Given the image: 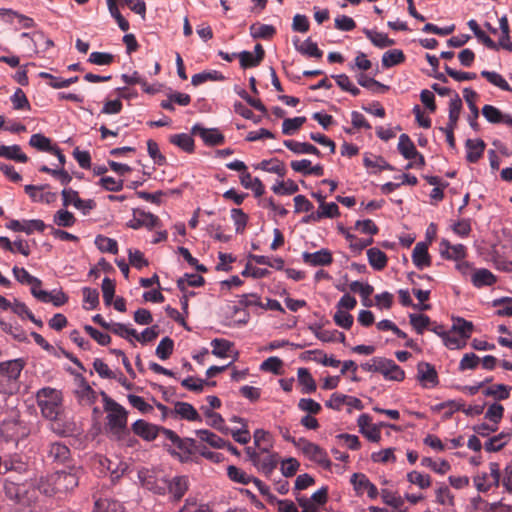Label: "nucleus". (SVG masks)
I'll use <instances>...</instances> for the list:
<instances>
[{"instance_id": "nucleus-54", "label": "nucleus", "mask_w": 512, "mask_h": 512, "mask_svg": "<svg viewBox=\"0 0 512 512\" xmlns=\"http://www.w3.org/2000/svg\"><path fill=\"white\" fill-rule=\"evenodd\" d=\"M499 28L501 30V36L497 44L503 49L512 51V42L509 37V23L506 16H502L499 19Z\"/></svg>"}, {"instance_id": "nucleus-56", "label": "nucleus", "mask_w": 512, "mask_h": 512, "mask_svg": "<svg viewBox=\"0 0 512 512\" xmlns=\"http://www.w3.org/2000/svg\"><path fill=\"white\" fill-rule=\"evenodd\" d=\"M39 491L47 496H52L59 491L56 489L54 473L47 477H41L37 483Z\"/></svg>"}, {"instance_id": "nucleus-48", "label": "nucleus", "mask_w": 512, "mask_h": 512, "mask_svg": "<svg viewBox=\"0 0 512 512\" xmlns=\"http://www.w3.org/2000/svg\"><path fill=\"white\" fill-rule=\"evenodd\" d=\"M170 142L185 152H193L194 140L191 135L187 133L174 134L170 137Z\"/></svg>"}, {"instance_id": "nucleus-29", "label": "nucleus", "mask_w": 512, "mask_h": 512, "mask_svg": "<svg viewBox=\"0 0 512 512\" xmlns=\"http://www.w3.org/2000/svg\"><path fill=\"white\" fill-rule=\"evenodd\" d=\"M188 477L175 476L168 483L169 492L175 500L181 499L188 490Z\"/></svg>"}, {"instance_id": "nucleus-33", "label": "nucleus", "mask_w": 512, "mask_h": 512, "mask_svg": "<svg viewBox=\"0 0 512 512\" xmlns=\"http://www.w3.org/2000/svg\"><path fill=\"white\" fill-rule=\"evenodd\" d=\"M363 33L378 48H386L394 45V40L390 39L386 34L376 30L364 28Z\"/></svg>"}, {"instance_id": "nucleus-5", "label": "nucleus", "mask_w": 512, "mask_h": 512, "mask_svg": "<svg viewBox=\"0 0 512 512\" xmlns=\"http://www.w3.org/2000/svg\"><path fill=\"white\" fill-rule=\"evenodd\" d=\"M296 448L299 449L310 461L317 463L324 469H331L332 462L330 461L327 452L319 445L305 438H299L297 440Z\"/></svg>"}, {"instance_id": "nucleus-27", "label": "nucleus", "mask_w": 512, "mask_h": 512, "mask_svg": "<svg viewBox=\"0 0 512 512\" xmlns=\"http://www.w3.org/2000/svg\"><path fill=\"white\" fill-rule=\"evenodd\" d=\"M463 97H464V99L470 109V112H471V116H469V118H468L469 124H470L471 128H473L474 130H477V128H478L477 118L479 116V110H478L477 106L475 105V99L477 98V93L474 90H472L471 88H464Z\"/></svg>"}, {"instance_id": "nucleus-64", "label": "nucleus", "mask_w": 512, "mask_h": 512, "mask_svg": "<svg viewBox=\"0 0 512 512\" xmlns=\"http://www.w3.org/2000/svg\"><path fill=\"white\" fill-rule=\"evenodd\" d=\"M53 221L59 227H71L76 219L71 212L61 209L54 214Z\"/></svg>"}, {"instance_id": "nucleus-52", "label": "nucleus", "mask_w": 512, "mask_h": 512, "mask_svg": "<svg viewBox=\"0 0 512 512\" xmlns=\"http://www.w3.org/2000/svg\"><path fill=\"white\" fill-rule=\"evenodd\" d=\"M93 512H122V506L115 500L100 498L95 500Z\"/></svg>"}, {"instance_id": "nucleus-60", "label": "nucleus", "mask_w": 512, "mask_h": 512, "mask_svg": "<svg viewBox=\"0 0 512 512\" xmlns=\"http://www.w3.org/2000/svg\"><path fill=\"white\" fill-rule=\"evenodd\" d=\"M174 342L170 337H164L156 347L155 354L161 360L168 359L173 353Z\"/></svg>"}, {"instance_id": "nucleus-31", "label": "nucleus", "mask_w": 512, "mask_h": 512, "mask_svg": "<svg viewBox=\"0 0 512 512\" xmlns=\"http://www.w3.org/2000/svg\"><path fill=\"white\" fill-rule=\"evenodd\" d=\"M0 157L20 163H26L28 161L27 155L22 152L21 147L17 144L11 146L0 144Z\"/></svg>"}, {"instance_id": "nucleus-12", "label": "nucleus", "mask_w": 512, "mask_h": 512, "mask_svg": "<svg viewBox=\"0 0 512 512\" xmlns=\"http://www.w3.org/2000/svg\"><path fill=\"white\" fill-rule=\"evenodd\" d=\"M417 379L425 388L436 387L439 383L438 374L435 367L427 362H420L418 364Z\"/></svg>"}, {"instance_id": "nucleus-4", "label": "nucleus", "mask_w": 512, "mask_h": 512, "mask_svg": "<svg viewBox=\"0 0 512 512\" xmlns=\"http://www.w3.org/2000/svg\"><path fill=\"white\" fill-rule=\"evenodd\" d=\"M23 369L21 359L0 363V393L12 394L18 388V378Z\"/></svg>"}, {"instance_id": "nucleus-17", "label": "nucleus", "mask_w": 512, "mask_h": 512, "mask_svg": "<svg viewBox=\"0 0 512 512\" xmlns=\"http://www.w3.org/2000/svg\"><path fill=\"white\" fill-rule=\"evenodd\" d=\"M3 472H15L18 474H25L28 471V463L24 457L19 454H9L4 458Z\"/></svg>"}, {"instance_id": "nucleus-23", "label": "nucleus", "mask_w": 512, "mask_h": 512, "mask_svg": "<svg viewBox=\"0 0 512 512\" xmlns=\"http://www.w3.org/2000/svg\"><path fill=\"white\" fill-rule=\"evenodd\" d=\"M485 147V142L481 139H467L465 142L466 160L476 163L482 157Z\"/></svg>"}, {"instance_id": "nucleus-13", "label": "nucleus", "mask_w": 512, "mask_h": 512, "mask_svg": "<svg viewBox=\"0 0 512 512\" xmlns=\"http://www.w3.org/2000/svg\"><path fill=\"white\" fill-rule=\"evenodd\" d=\"M379 373L383 375L386 380L402 381L405 378L404 370L397 365L392 359L380 357V370Z\"/></svg>"}, {"instance_id": "nucleus-22", "label": "nucleus", "mask_w": 512, "mask_h": 512, "mask_svg": "<svg viewBox=\"0 0 512 512\" xmlns=\"http://www.w3.org/2000/svg\"><path fill=\"white\" fill-rule=\"evenodd\" d=\"M412 261L418 269L431 265V257L428 253V245L425 242H418L412 252Z\"/></svg>"}, {"instance_id": "nucleus-1", "label": "nucleus", "mask_w": 512, "mask_h": 512, "mask_svg": "<svg viewBox=\"0 0 512 512\" xmlns=\"http://www.w3.org/2000/svg\"><path fill=\"white\" fill-rule=\"evenodd\" d=\"M101 395L104 410L107 412V426L113 434L120 436L125 433L127 429V411L105 392H102Z\"/></svg>"}, {"instance_id": "nucleus-2", "label": "nucleus", "mask_w": 512, "mask_h": 512, "mask_svg": "<svg viewBox=\"0 0 512 512\" xmlns=\"http://www.w3.org/2000/svg\"><path fill=\"white\" fill-rule=\"evenodd\" d=\"M37 404L42 415L48 420H56L62 408L61 392L57 389L44 387L36 394Z\"/></svg>"}, {"instance_id": "nucleus-34", "label": "nucleus", "mask_w": 512, "mask_h": 512, "mask_svg": "<svg viewBox=\"0 0 512 512\" xmlns=\"http://www.w3.org/2000/svg\"><path fill=\"white\" fill-rule=\"evenodd\" d=\"M255 169L269 173H275L280 177H284L286 174V168L284 164L276 158L270 160H262L260 163L255 165Z\"/></svg>"}, {"instance_id": "nucleus-38", "label": "nucleus", "mask_w": 512, "mask_h": 512, "mask_svg": "<svg viewBox=\"0 0 512 512\" xmlns=\"http://www.w3.org/2000/svg\"><path fill=\"white\" fill-rule=\"evenodd\" d=\"M462 109V100L455 94L449 101V121L445 127L456 128Z\"/></svg>"}, {"instance_id": "nucleus-15", "label": "nucleus", "mask_w": 512, "mask_h": 512, "mask_svg": "<svg viewBox=\"0 0 512 512\" xmlns=\"http://www.w3.org/2000/svg\"><path fill=\"white\" fill-rule=\"evenodd\" d=\"M302 260L305 264L318 267V266H328L333 262L332 253L326 249L322 248L315 252H303Z\"/></svg>"}, {"instance_id": "nucleus-40", "label": "nucleus", "mask_w": 512, "mask_h": 512, "mask_svg": "<svg viewBox=\"0 0 512 512\" xmlns=\"http://www.w3.org/2000/svg\"><path fill=\"white\" fill-rule=\"evenodd\" d=\"M405 60V55L402 50L400 49H392L386 51L382 55V66L384 68H391L393 66H396L398 64H401Z\"/></svg>"}, {"instance_id": "nucleus-25", "label": "nucleus", "mask_w": 512, "mask_h": 512, "mask_svg": "<svg viewBox=\"0 0 512 512\" xmlns=\"http://www.w3.org/2000/svg\"><path fill=\"white\" fill-rule=\"evenodd\" d=\"M363 164L370 173H376L381 170H393V167L382 156L370 153L364 155Z\"/></svg>"}, {"instance_id": "nucleus-26", "label": "nucleus", "mask_w": 512, "mask_h": 512, "mask_svg": "<svg viewBox=\"0 0 512 512\" xmlns=\"http://www.w3.org/2000/svg\"><path fill=\"white\" fill-rule=\"evenodd\" d=\"M283 143L287 149H289L295 154H312L318 157L321 156V152L319 151V149L310 143L298 142L295 140H284Z\"/></svg>"}, {"instance_id": "nucleus-16", "label": "nucleus", "mask_w": 512, "mask_h": 512, "mask_svg": "<svg viewBox=\"0 0 512 512\" xmlns=\"http://www.w3.org/2000/svg\"><path fill=\"white\" fill-rule=\"evenodd\" d=\"M46 188H48V185L35 186L29 184L24 187V190L32 201L50 204L56 200L57 194L50 191L45 192Z\"/></svg>"}, {"instance_id": "nucleus-10", "label": "nucleus", "mask_w": 512, "mask_h": 512, "mask_svg": "<svg viewBox=\"0 0 512 512\" xmlns=\"http://www.w3.org/2000/svg\"><path fill=\"white\" fill-rule=\"evenodd\" d=\"M191 133L199 136L208 146L221 145L225 141L224 135L217 128H205L201 124L193 125Z\"/></svg>"}, {"instance_id": "nucleus-11", "label": "nucleus", "mask_w": 512, "mask_h": 512, "mask_svg": "<svg viewBox=\"0 0 512 512\" xmlns=\"http://www.w3.org/2000/svg\"><path fill=\"white\" fill-rule=\"evenodd\" d=\"M127 226L135 230L141 227H146L147 229L151 230L160 226V219L158 216L150 212L134 210L133 219L127 223Z\"/></svg>"}, {"instance_id": "nucleus-43", "label": "nucleus", "mask_w": 512, "mask_h": 512, "mask_svg": "<svg viewBox=\"0 0 512 512\" xmlns=\"http://www.w3.org/2000/svg\"><path fill=\"white\" fill-rule=\"evenodd\" d=\"M357 82L360 86H362L374 93L384 92L389 89L388 86L380 83L379 81H377L374 78L369 77L365 74H360L357 77Z\"/></svg>"}, {"instance_id": "nucleus-49", "label": "nucleus", "mask_w": 512, "mask_h": 512, "mask_svg": "<svg viewBox=\"0 0 512 512\" xmlns=\"http://www.w3.org/2000/svg\"><path fill=\"white\" fill-rule=\"evenodd\" d=\"M481 76L486 78L489 83L500 88L503 91H511L512 90L511 86L504 79V77L495 71L483 70L481 72Z\"/></svg>"}, {"instance_id": "nucleus-47", "label": "nucleus", "mask_w": 512, "mask_h": 512, "mask_svg": "<svg viewBox=\"0 0 512 512\" xmlns=\"http://www.w3.org/2000/svg\"><path fill=\"white\" fill-rule=\"evenodd\" d=\"M512 387L504 385V384H496L487 387L483 390V394L485 396L494 397L496 400H505L510 396V391Z\"/></svg>"}, {"instance_id": "nucleus-37", "label": "nucleus", "mask_w": 512, "mask_h": 512, "mask_svg": "<svg viewBox=\"0 0 512 512\" xmlns=\"http://www.w3.org/2000/svg\"><path fill=\"white\" fill-rule=\"evenodd\" d=\"M249 30L253 39H270L276 33L275 27L269 24L255 23L250 26Z\"/></svg>"}, {"instance_id": "nucleus-28", "label": "nucleus", "mask_w": 512, "mask_h": 512, "mask_svg": "<svg viewBox=\"0 0 512 512\" xmlns=\"http://www.w3.org/2000/svg\"><path fill=\"white\" fill-rule=\"evenodd\" d=\"M12 272L19 283L30 285L31 289L35 290H39L41 288L42 281L39 278L32 276L25 268L14 266Z\"/></svg>"}, {"instance_id": "nucleus-7", "label": "nucleus", "mask_w": 512, "mask_h": 512, "mask_svg": "<svg viewBox=\"0 0 512 512\" xmlns=\"http://www.w3.org/2000/svg\"><path fill=\"white\" fill-rule=\"evenodd\" d=\"M3 491L6 497L15 503L29 505L32 501L26 483L18 484L6 478L3 480Z\"/></svg>"}, {"instance_id": "nucleus-53", "label": "nucleus", "mask_w": 512, "mask_h": 512, "mask_svg": "<svg viewBox=\"0 0 512 512\" xmlns=\"http://www.w3.org/2000/svg\"><path fill=\"white\" fill-rule=\"evenodd\" d=\"M16 17L21 24V26L25 29L32 28L35 26V22L31 17H28L23 14H19L16 11H13L11 9H0V17L5 18L7 17V21H11L10 17Z\"/></svg>"}, {"instance_id": "nucleus-41", "label": "nucleus", "mask_w": 512, "mask_h": 512, "mask_svg": "<svg viewBox=\"0 0 512 512\" xmlns=\"http://www.w3.org/2000/svg\"><path fill=\"white\" fill-rule=\"evenodd\" d=\"M296 50L308 57L321 58L323 51L318 48L317 43L313 42L311 38H307L301 44H296Z\"/></svg>"}, {"instance_id": "nucleus-63", "label": "nucleus", "mask_w": 512, "mask_h": 512, "mask_svg": "<svg viewBox=\"0 0 512 512\" xmlns=\"http://www.w3.org/2000/svg\"><path fill=\"white\" fill-rule=\"evenodd\" d=\"M492 306L499 307L496 311V315L512 317V298L502 297L494 299L492 301Z\"/></svg>"}, {"instance_id": "nucleus-20", "label": "nucleus", "mask_w": 512, "mask_h": 512, "mask_svg": "<svg viewBox=\"0 0 512 512\" xmlns=\"http://www.w3.org/2000/svg\"><path fill=\"white\" fill-rule=\"evenodd\" d=\"M171 414H175L176 416H179L181 419L187 421L202 422V417L200 416V414L193 407V405H191L188 402H176L173 411H171Z\"/></svg>"}, {"instance_id": "nucleus-51", "label": "nucleus", "mask_w": 512, "mask_h": 512, "mask_svg": "<svg viewBox=\"0 0 512 512\" xmlns=\"http://www.w3.org/2000/svg\"><path fill=\"white\" fill-rule=\"evenodd\" d=\"M278 464V456L277 454H268L264 457L260 456L259 462L255 464V467L258 468L261 472L266 475H269L273 472Z\"/></svg>"}, {"instance_id": "nucleus-19", "label": "nucleus", "mask_w": 512, "mask_h": 512, "mask_svg": "<svg viewBox=\"0 0 512 512\" xmlns=\"http://www.w3.org/2000/svg\"><path fill=\"white\" fill-rule=\"evenodd\" d=\"M400 154L407 160L419 157L421 164H424V157L417 151L414 143L407 134H401L398 142Z\"/></svg>"}, {"instance_id": "nucleus-55", "label": "nucleus", "mask_w": 512, "mask_h": 512, "mask_svg": "<svg viewBox=\"0 0 512 512\" xmlns=\"http://www.w3.org/2000/svg\"><path fill=\"white\" fill-rule=\"evenodd\" d=\"M82 293L84 299V308L86 310L96 309L99 305V292L97 289L84 287L82 289Z\"/></svg>"}, {"instance_id": "nucleus-35", "label": "nucleus", "mask_w": 512, "mask_h": 512, "mask_svg": "<svg viewBox=\"0 0 512 512\" xmlns=\"http://www.w3.org/2000/svg\"><path fill=\"white\" fill-rule=\"evenodd\" d=\"M75 394L79 402L83 405H91L97 399L95 391L85 381L80 382Z\"/></svg>"}, {"instance_id": "nucleus-39", "label": "nucleus", "mask_w": 512, "mask_h": 512, "mask_svg": "<svg viewBox=\"0 0 512 512\" xmlns=\"http://www.w3.org/2000/svg\"><path fill=\"white\" fill-rule=\"evenodd\" d=\"M297 378L299 384L302 386V392L303 393H313L317 386L316 382L313 379L312 375L306 368H299L297 372Z\"/></svg>"}, {"instance_id": "nucleus-45", "label": "nucleus", "mask_w": 512, "mask_h": 512, "mask_svg": "<svg viewBox=\"0 0 512 512\" xmlns=\"http://www.w3.org/2000/svg\"><path fill=\"white\" fill-rule=\"evenodd\" d=\"M96 247L103 253H118V243L115 239L106 237L104 235H98L94 241Z\"/></svg>"}, {"instance_id": "nucleus-6", "label": "nucleus", "mask_w": 512, "mask_h": 512, "mask_svg": "<svg viewBox=\"0 0 512 512\" xmlns=\"http://www.w3.org/2000/svg\"><path fill=\"white\" fill-rule=\"evenodd\" d=\"M501 470L497 462L489 463V472L478 473L473 481L479 492H487L500 484Z\"/></svg>"}, {"instance_id": "nucleus-9", "label": "nucleus", "mask_w": 512, "mask_h": 512, "mask_svg": "<svg viewBox=\"0 0 512 512\" xmlns=\"http://www.w3.org/2000/svg\"><path fill=\"white\" fill-rule=\"evenodd\" d=\"M46 457L52 463L67 466V464L75 463L71 458V451L64 443L56 441L51 442L46 448Z\"/></svg>"}, {"instance_id": "nucleus-18", "label": "nucleus", "mask_w": 512, "mask_h": 512, "mask_svg": "<svg viewBox=\"0 0 512 512\" xmlns=\"http://www.w3.org/2000/svg\"><path fill=\"white\" fill-rule=\"evenodd\" d=\"M31 294L39 301L43 303H53L54 306H61L65 304L68 300V297L66 294L62 291H53L48 292L46 290H42L41 288L39 290L31 289Z\"/></svg>"}, {"instance_id": "nucleus-59", "label": "nucleus", "mask_w": 512, "mask_h": 512, "mask_svg": "<svg viewBox=\"0 0 512 512\" xmlns=\"http://www.w3.org/2000/svg\"><path fill=\"white\" fill-rule=\"evenodd\" d=\"M305 122L306 117L304 116L286 118L282 123V133L285 135H293Z\"/></svg>"}, {"instance_id": "nucleus-30", "label": "nucleus", "mask_w": 512, "mask_h": 512, "mask_svg": "<svg viewBox=\"0 0 512 512\" xmlns=\"http://www.w3.org/2000/svg\"><path fill=\"white\" fill-rule=\"evenodd\" d=\"M240 182L244 188L251 189L255 197H260L265 193L262 181L257 177H252L248 172L240 175Z\"/></svg>"}, {"instance_id": "nucleus-32", "label": "nucleus", "mask_w": 512, "mask_h": 512, "mask_svg": "<svg viewBox=\"0 0 512 512\" xmlns=\"http://www.w3.org/2000/svg\"><path fill=\"white\" fill-rule=\"evenodd\" d=\"M367 258L370 266L376 271L383 270L388 261L386 254L376 247L367 250Z\"/></svg>"}, {"instance_id": "nucleus-3", "label": "nucleus", "mask_w": 512, "mask_h": 512, "mask_svg": "<svg viewBox=\"0 0 512 512\" xmlns=\"http://www.w3.org/2000/svg\"><path fill=\"white\" fill-rule=\"evenodd\" d=\"M83 475L84 468L81 464L77 462L67 464V466L54 473L56 489L59 493H67L74 490L79 485Z\"/></svg>"}, {"instance_id": "nucleus-44", "label": "nucleus", "mask_w": 512, "mask_h": 512, "mask_svg": "<svg viewBox=\"0 0 512 512\" xmlns=\"http://www.w3.org/2000/svg\"><path fill=\"white\" fill-rule=\"evenodd\" d=\"M29 145L34 147L35 149H37L39 151H44V152H49V153L55 147V145L52 144L51 139L46 137V136H44L41 133L33 134L30 137Z\"/></svg>"}, {"instance_id": "nucleus-57", "label": "nucleus", "mask_w": 512, "mask_h": 512, "mask_svg": "<svg viewBox=\"0 0 512 512\" xmlns=\"http://www.w3.org/2000/svg\"><path fill=\"white\" fill-rule=\"evenodd\" d=\"M204 284V278L198 274H185L177 281V286L181 291L186 290L188 286L200 287Z\"/></svg>"}, {"instance_id": "nucleus-8", "label": "nucleus", "mask_w": 512, "mask_h": 512, "mask_svg": "<svg viewBox=\"0 0 512 512\" xmlns=\"http://www.w3.org/2000/svg\"><path fill=\"white\" fill-rule=\"evenodd\" d=\"M64 207L74 206L82 214L87 215L96 207V203L92 199H81L77 191L72 188H64L61 192Z\"/></svg>"}, {"instance_id": "nucleus-62", "label": "nucleus", "mask_w": 512, "mask_h": 512, "mask_svg": "<svg viewBox=\"0 0 512 512\" xmlns=\"http://www.w3.org/2000/svg\"><path fill=\"white\" fill-rule=\"evenodd\" d=\"M254 444L259 447L261 452H268L272 446L269 439V433L263 429H256L253 434Z\"/></svg>"}, {"instance_id": "nucleus-50", "label": "nucleus", "mask_w": 512, "mask_h": 512, "mask_svg": "<svg viewBox=\"0 0 512 512\" xmlns=\"http://www.w3.org/2000/svg\"><path fill=\"white\" fill-rule=\"evenodd\" d=\"M223 79L224 76L216 70L204 71L194 74L191 78V84L193 86H199L207 81H221Z\"/></svg>"}, {"instance_id": "nucleus-24", "label": "nucleus", "mask_w": 512, "mask_h": 512, "mask_svg": "<svg viewBox=\"0 0 512 512\" xmlns=\"http://www.w3.org/2000/svg\"><path fill=\"white\" fill-rule=\"evenodd\" d=\"M496 281L497 277L486 268L476 269L471 276V282L476 288L492 286Z\"/></svg>"}, {"instance_id": "nucleus-14", "label": "nucleus", "mask_w": 512, "mask_h": 512, "mask_svg": "<svg viewBox=\"0 0 512 512\" xmlns=\"http://www.w3.org/2000/svg\"><path fill=\"white\" fill-rule=\"evenodd\" d=\"M439 252L442 258L459 261L466 257L467 249L463 244H451L448 240L442 239L439 245Z\"/></svg>"}, {"instance_id": "nucleus-21", "label": "nucleus", "mask_w": 512, "mask_h": 512, "mask_svg": "<svg viewBox=\"0 0 512 512\" xmlns=\"http://www.w3.org/2000/svg\"><path fill=\"white\" fill-rule=\"evenodd\" d=\"M132 429L136 435L148 441L154 440L160 432L159 427L141 419L133 423Z\"/></svg>"}, {"instance_id": "nucleus-36", "label": "nucleus", "mask_w": 512, "mask_h": 512, "mask_svg": "<svg viewBox=\"0 0 512 512\" xmlns=\"http://www.w3.org/2000/svg\"><path fill=\"white\" fill-rule=\"evenodd\" d=\"M195 433L201 441L207 442L213 448L222 449L226 447V441L209 430L200 429L196 430Z\"/></svg>"}, {"instance_id": "nucleus-61", "label": "nucleus", "mask_w": 512, "mask_h": 512, "mask_svg": "<svg viewBox=\"0 0 512 512\" xmlns=\"http://www.w3.org/2000/svg\"><path fill=\"white\" fill-rule=\"evenodd\" d=\"M421 465L432 469L438 474H445L450 470V464L446 460L434 461L430 457L422 458Z\"/></svg>"}, {"instance_id": "nucleus-46", "label": "nucleus", "mask_w": 512, "mask_h": 512, "mask_svg": "<svg viewBox=\"0 0 512 512\" xmlns=\"http://www.w3.org/2000/svg\"><path fill=\"white\" fill-rule=\"evenodd\" d=\"M452 331L457 332L463 340H466L473 332V323L460 317L453 318Z\"/></svg>"}, {"instance_id": "nucleus-42", "label": "nucleus", "mask_w": 512, "mask_h": 512, "mask_svg": "<svg viewBox=\"0 0 512 512\" xmlns=\"http://www.w3.org/2000/svg\"><path fill=\"white\" fill-rule=\"evenodd\" d=\"M212 346V354L215 355L218 358H227L229 357V352L231 351V348L233 347V344L222 338H215L211 341Z\"/></svg>"}, {"instance_id": "nucleus-58", "label": "nucleus", "mask_w": 512, "mask_h": 512, "mask_svg": "<svg viewBox=\"0 0 512 512\" xmlns=\"http://www.w3.org/2000/svg\"><path fill=\"white\" fill-rule=\"evenodd\" d=\"M298 190V185L290 179L287 181H278L272 186V191L279 195H292Z\"/></svg>"}]
</instances>
